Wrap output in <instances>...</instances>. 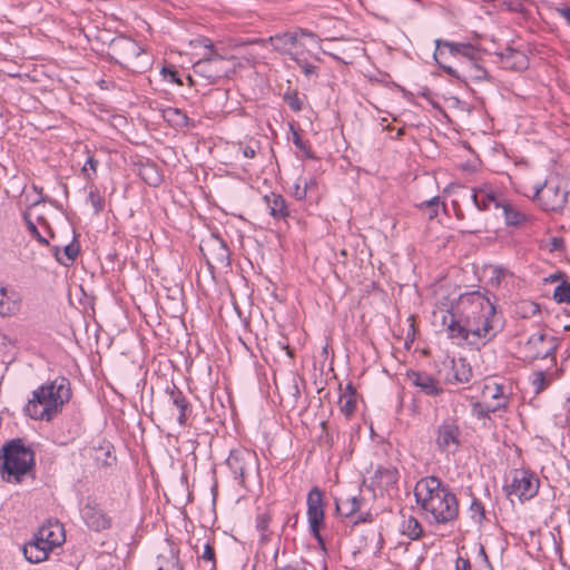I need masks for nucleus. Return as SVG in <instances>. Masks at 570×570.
I'll list each match as a JSON object with an SVG mask.
<instances>
[{"label":"nucleus","mask_w":570,"mask_h":570,"mask_svg":"<svg viewBox=\"0 0 570 570\" xmlns=\"http://www.w3.org/2000/svg\"><path fill=\"white\" fill-rule=\"evenodd\" d=\"M226 465L238 484L245 488L246 480L258 470V460L254 451L240 446L230 450Z\"/></svg>","instance_id":"0eeeda50"},{"label":"nucleus","mask_w":570,"mask_h":570,"mask_svg":"<svg viewBox=\"0 0 570 570\" xmlns=\"http://www.w3.org/2000/svg\"><path fill=\"white\" fill-rule=\"evenodd\" d=\"M414 497L430 523L448 524L459 517L456 495L435 475L421 478L414 487Z\"/></svg>","instance_id":"f03ea898"},{"label":"nucleus","mask_w":570,"mask_h":570,"mask_svg":"<svg viewBox=\"0 0 570 570\" xmlns=\"http://www.w3.org/2000/svg\"><path fill=\"white\" fill-rule=\"evenodd\" d=\"M553 299L559 304H570V283L562 281L553 291Z\"/></svg>","instance_id":"e433bc0d"},{"label":"nucleus","mask_w":570,"mask_h":570,"mask_svg":"<svg viewBox=\"0 0 570 570\" xmlns=\"http://www.w3.org/2000/svg\"><path fill=\"white\" fill-rule=\"evenodd\" d=\"M202 559L205 561H212L213 566H215V550L209 543L204 547Z\"/></svg>","instance_id":"603ef678"},{"label":"nucleus","mask_w":570,"mask_h":570,"mask_svg":"<svg viewBox=\"0 0 570 570\" xmlns=\"http://www.w3.org/2000/svg\"><path fill=\"white\" fill-rule=\"evenodd\" d=\"M401 532L403 535H406L410 540H419L423 535V527L415 517L404 515L403 521L401 523Z\"/></svg>","instance_id":"cd10ccee"},{"label":"nucleus","mask_w":570,"mask_h":570,"mask_svg":"<svg viewBox=\"0 0 570 570\" xmlns=\"http://www.w3.org/2000/svg\"><path fill=\"white\" fill-rule=\"evenodd\" d=\"M562 179L559 177H550L542 185L535 187V199L543 210L559 212L567 204V187L562 186Z\"/></svg>","instance_id":"423d86ee"},{"label":"nucleus","mask_w":570,"mask_h":570,"mask_svg":"<svg viewBox=\"0 0 570 570\" xmlns=\"http://www.w3.org/2000/svg\"><path fill=\"white\" fill-rule=\"evenodd\" d=\"M269 45L273 49L282 55L289 56L291 60L293 56H297L298 53L294 51V48L298 43V33L297 32H283L276 33L268 38Z\"/></svg>","instance_id":"412c9836"},{"label":"nucleus","mask_w":570,"mask_h":570,"mask_svg":"<svg viewBox=\"0 0 570 570\" xmlns=\"http://www.w3.org/2000/svg\"><path fill=\"white\" fill-rule=\"evenodd\" d=\"M226 60L219 56L203 58L194 65L196 75L207 79L210 83H216L227 75Z\"/></svg>","instance_id":"2eb2a0df"},{"label":"nucleus","mask_w":570,"mask_h":570,"mask_svg":"<svg viewBox=\"0 0 570 570\" xmlns=\"http://www.w3.org/2000/svg\"><path fill=\"white\" fill-rule=\"evenodd\" d=\"M461 429L454 417L444 419L435 429V444L442 453H454L461 445Z\"/></svg>","instance_id":"ddd939ff"},{"label":"nucleus","mask_w":570,"mask_h":570,"mask_svg":"<svg viewBox=\"0 0 570 570\" xmlns=\"http://www.w3.org/2000/svg\"><path fill=\"white\" fill-rule=\"evenodd\" d=\"M305 181L307 183V191L317 186L315 178H311L308 181L307 180H305Z\"/></svg>","instance_id":"0e129e2a"},{"label":"nucleus","mask_w":570,"mask_h":570,"mask_svg":"<svg viewBox=\"0 0 570 570\" xmlns=\"http://www.w3.org/2000/svg\"><path fill=\"white\" fill-rule=\"evenodd\" d=\"M284 101L288 105V107L298 112L303 109V99L299 97L296 90H288L284 94Z\"/></svg>","instance_id":"58836bf2"},{"label":"nucleus","mask_w":570,"mask_h":570,"mask_svg":"<svg viewBox=\"0 0 570 570\" xmlns=\"http://www.w3.org/2000/svg\"><path fill=\"white\" fill-rule=\"evenodd\" d=\"M455 570H471L470 561L465 558L458 557L455 561Z\"/></svg>","instance_id":"5fc2aeb1"},{"label":"nucleus","mask_w":570,"mask_h":570,"mask_svg":"<svg viewBox=\"0 0 570 570\" xmlns=\"http://www.w3.org/2000/svg\"><path fill=\"white\" fill-rule=\"evenodd\" d=\"M56 528L58 529V533H56L53 530L47 527H42L37 535L41 537V539H47L48 541H57V546H60L63 542V533L62 529L57 524Z\"/></svg>","instance_id":"ea45409f"},{"label":"nucleus","mask_w":570,"mask_h":570,"mask_svg":"<svg viewBox=\"0 0 570 570\" xmlns=\"http://www.w3.org/2000/svg\"><path fill=\"white\" fill-rule=\"evenodd\" d=\"M481 50L476 47V53L473 58L465 57L461 63L455 68L452 66H442V70L452 78L463 82H479L489 80L490 76L488 70L480 63Z\"/></svg>","instance_id":"6e6552de"},{"label":"nucleus","mask_w":570,"mask_h":570,"mask_svg":"<svg viewBox=\"0 0 570 570\" xmlns=\"http://www.w3.org/2000/svg\"><path fill=\"white\" fill-rule=\"evenodd\" d=\"M549 384L550 381L547 379L544 372L538 371L533 373L532 386L534 389L535 394L541 393L549 386Z\"/></svg>","instance_id":"79ce46f5"},{"label":"nucleus","mask_w":570,"mask_h":570,"mask_svg":"<svg viewBox=\"0 0 570 570\" xmlns=\"http://www.w3.org/2000/svg\"><path fill=\"white\" fill-rule=\"evenodd\" d=\"M470 510L472 512L473 518L475 515H479V521H481L484 518V507L479 500L473 499L470 505Z\"/></svg>","instance_id":"8fccbe9b"},{"label":"nucleus","mask_w":570,"mask_h":570,"mask_svg":"<svg viewBox=\"0 0 570 570\" xmlns=\"http://www.w3.org/2000/svg\"><path fill=\"white\" fill-rule=\"evenodd\" d=\"M97 167H98V160L95 159L94 156L89 155L87 157L86 163L83 164V166L81 168V174L83 175V177L87 180H92L94 176H96Z\"/></svg>","instance_id":"a19ab883"},{"label":"nucleus","mask_w":570,"mask_h":570,"mask_svg":"<svg viewBox=\"0 0 570 570\" xmlns=\"http://www.w3.org/2000/svg\"><path fill=\"white\" fill-rule=\"evenodd\" d=\"M80 513L86 525L92 531L100 532L111 528V518L92 500L87 501Z\"/></svg>","instance_id":"dca6fc26"},{"label":"nucleus","mask_w":570,"mask_h":570,"mask_svg":"<svg viewBox=\"0 0 570 570\" xmlns=\"http://www.w3.org/2000/svg\"><path fill=\"white\" fill-rule=\"evenodd\" d=\"M287 522H291V523H294V524H295V523L297 522V517H294V520H291V518H289V519H287Z\"/></svg>","instance_id":"338daca9"},{"label":"nucleus","mask_w":570,"mask_h":570,"mask_svg":"<svg viewBox=\"0 0 570 570\" xmlns=\"http://www.w3.org/2000/svg\"><path fill=\"white\" fill-rule=\"evenodd\" d=\"M292 60L297 63V66L302 69V71L306 76L315 75L316 67L314 65L309 63L306 59L301 58L299 55H297L295 57L293 56Z\"/></svg>","instance_id":"a18cd8bd"},{"label":"nucleus","mask_w":570,"mask_h":570,"mask_svg":"<svg viewBox=\"0 0 570 570\" xmlns=\"http://www.w3.org/2000/svg\"><path fill=\"white\" fill-rule=\"evenodd\" d=\"M33 190L37 193V195H39V198L37 200H35V203L32 204L33 206H37L41 203H45L47 202V196L43 195V188L42 187H38L36 185L32 186Z\"/></svg>","instance_id":"4d7b16f0"},{"label":"nucleus","mask_w":570,"mask_h":570,"mask_svg":"<svg viewBox=\"0 0 570 570\" xmlns=\"http://www.w3.org/2000/svg\"><path fill=\"white\" fill-rule=\"evenodd\" d=\"M292 136H293V144L295 147L302 153L303 157L307 159H315V155L312 151L311 145L308 141L304 140L299 132L294 129L293 126H291Z\"/></svg>","instance_id":"c9c22d12"},{"label":"nucleus","mask_w":570,"mask_h":570,"mask_svg":"<svg viewBox=\"0 0 570 570\" xmlns=\"http://www.w3.org/2000/svg\"><path fill=\"white\" fill-rule=\"evenodd\" d=\"M163 73L166 76L168 73L169 76V81L174 82V83H180V79L178 78V75L175 70H171L169 68H163Z\"/></svg>","instance_id":"13d9d810"},{"label":"nucleus","mask_w":570,"mask_h":570,"mask_svg":"<svg viewBox=\"0 0 570 570\" xmlns=\"http://www.w3.org/2000/svg\"><path fill=\"white\" fill-rule=\"evenodd\" d=\"M239 149H240V151H242V154H243V156L245 158H250L252 159L256 155V147H254L252 145L244 146V147L240 146Z\"/></svg>","instance_id":"6e6d98bb"},{"label":"nucleus","mask_w":570,"mask_h":570,"mask_svg":"<svg viewBox=\"0 0 570 570\" xmlns=\"http://www.w3.org/2000/svg\"><path fill=\"white\" fill-rule=\"evenodd\" d=\"M476 53V47L470 42H454L443 39L435 40V51L433 58L438 66H449L446 60L452 57L458 60L459 65L465 57L473 58Z\"/></svg>","instance_id":"9d476101"},{"label":"nucleus","mask_w":570,"mask_h":570,"mask_svg":"<svg viewBox=\"0 0 570 570\" xmlns=\"http://www.w3.org/2000/svg\"><path fill=\"white\" fill-rule=\"evenodd\" d=\"M269 522H271V517L267 513L259 514L256 520V528L262 532H266L268 529Z\"/></svg>","instance_id":"3c124183"},{"label":"nucleus","mask_w":570,"mask_h":570,"mask_svg":"<svg viewBox=\"0 0 570 570\" xmlns=\"http://www.w3.org/2000/svg\"><path fill=\"white\" fill-rule=\"evenodd\" d=\"M497 56L500 58V62L505 69L523 71L529 67L528 56L518 49L508 47L498 52Z\"/></svg>","instance_id":"4be33fe9"},{"label":"nucleus","mask_w":570,"mask_h":570,"mask_svg":"<svg viewBox=\"0 0 570 570\" xmlns=\"http://www.w3.org/2000/svg\"><path fill=\"white\" fill-rule=\"evenodd\" d=\"M441 200L439 196L422 202L417 207L426 212L429 219H434L439 215Z\"/></svg>","instance_id":"4c0bfd02"},{"label":"nucleus","mask_w":570,"mask_h":570,"mask_svg":"<svg viewBox=\"0 0 570 570\" xmlns=\"http://www.w3.org/2000/svg\"><path fill=\"white\" fill-rule=\"evenodd\" d=\"M53 547H57V541H48L36 534L32 541L23 546L22 551L26 560L30 563H39L47 559Z\"/></svg>","instance_id":"a211bd4d"},{"label":"nucleus","mask_w":570,"mask_h":570,"mask_svg":"<svg viewBox=\"0 0 570 570\" xmlns=\"http://www.w3.org/2000/svg\"><path fill=\"white\" fill-rule=\"evenodd\" d=\"M557 12L562 17L570 26V7L557 8Z\"/></svg>","instance_id":"052dcab7"},{"label":"nucleus","mask_w":570,"mask_h":570,"mask_svg":"<svg viewBox=\"0 0 570 570\" xmlns=\"http://www.w3.org/2000/svg\"><path fill=\"white\" fill-rule=\"evenodd\" d=\"M338 404L341 411L350 416L356 407V392L352 384H347L345 391L340 395Z\"/></svg>","instance_id":"c85d7f7f"},{"label":"nucleus","mask_w":570,"mask_h":570,"mask_svg":"<svg viewBox=\"0 0 570 570\" xmlns=\"http://www.w3.org/2000/svg\"><path fill=\"white\" fill-rule=\"evenodd\" d=\"M556 350V338L544 333L532 334L523 346L524 357L530 361L554 357Z\"/></svg>","instance_id":"4468645a"},{"label":"nucleus","mask_w":570,"mask_h":570,"mask_svg":"<svg viewBox=\"0 0 570 570\" xmlns=\"http://www.w3.org/2000/svg\"><path fill=\"white\" fill-rule=\"evenodd\" d=\"M406 377L412 385L428 396H438L443 392L440 382L426 372L407 371Z\"/></svg>","instance_id":"f3484780"},{"label":"nucleus","mask_w":570,"mask_h":570,"mask_svg":"<svg viewBox=\"0 0 570 570\" xmlns=\"http://www.w3.org/2000/svg\"><path fill=\"white\" fill-rule=\"evenodd\" d=\"M480 554H481V557H482V559H483L484 567H485V568H489L490 570H492V569H491V567H490V562H489V560H488V557H487V554H485V551H484V549H483L482 547H481V549H480Z\"/></svg>","instance_id":"e2e57ef3"},{"label":"nucleus","mask_w":570,"mask_h":570,"mask_svg":"<svg viewBox=\"0 0 570 570\" xmlns=\"http://www.w3.org/2000/svg\"><path fill=\"white\" fill-rule=\"evenodd\" d=\"M307 521L309 525V532L317 543L324 548V539L321 535V528L324 525V492L318 488L314 487L307 493Z\"/></svg>","instance_id":"1a4fd4ad"},{"label":"nucleus","mask_w":570,"mask_h":570,"mask_svg":"<svg viewBox=\"0 0 570 570\" xmlns=\"http://www.w3.org/2000/svg\"><path fill=\"white\" fill-rule=\"evenodd\" d=\"M287 522H291V523H294V524H295V523L297 522V517H294V520H291V518H289V519H287Z\"/></svg>","instance_id":"774afa93"},{"label":"nucleus","mask_w":570,"mask_h":570,"mask_svg":"<svg viewBox=\"0 0 570 570\" xmlns=\"http://www.w3.org/2000/svg\"><path fill=\"white\" fill-rule=\"evenodd\" d=\"M498 411H505L504 403L489 405L487 403L476 402L472 405V413L478 419H489L491 413H495Z\"/></svg>","instance_id":"f704fd0d"},{"label":"nucleus","mask_w":570,"mask_h":570,"mask_svg":"<svg viewBox=\"0 0 570 570\" xmlns=\"http://www.w3.org/2000/svg\"><path fill=\"white\" fill-rule=\"evenodd\" d=\"M56 259L63 266L71 265L79 254V244L72 242L63 247V255H60V248L55 246L52 248Z\"/></svg>","instance_id":"7c9ffc66"},{"label":"nucleus","mask_w":570,"mask_h":570,"mask_svg":"<svg viewBox=\"0 0 570 570\" xmlns=\"http://www.w3.org/2000/svg\"><path fill=\"white\" fill-rule=\"evenodd\" d=\"M163 118L176 127H185L188 125V117L178 108H166L163 110Z\"/></svg>","instance_id":"72a5a7b5"},{"label":"nucleus","mask_w":570,"mask_h":570,"mask_svg":"<svg viewBox=\"0 0 570 570\" xmlns=\"http://www.w3.org/2000/svg\"><path fill=\"white\" fill-rule=\"evenodd\" d=\"M494 273H495V276H497V281L499 282V278L503 275V268L495 267L494 268Z\"/></svg>","instance_id":"69168bd1"},{"label":"nucleus","mask_w":570,"mask_h":570,"mask_svg":"<svg viewBox=\"0 0 570 570\" xmlns=\"http://www.w3.org/2000/svg\"><path fill=\"white\" fill-rule=\"evenodd\" d=\"M23 219L27 224V228L28 230L30 232V234L42 245H46L48 246L49 245V242L46 237H43L40 232L38 230L37 226L35 225V223L31 220L30 218V215L28 213H24L23 214Z\"/></svg>","instance_id":"c03bdc74"},{"label":"nucleus","mask_w":570,"mask_h":570,"mask_svg":"<svg viewBox=\"0 0 570 570\" xmlns=\"http://www.w3.org/2000/svg\"><path fill=\"white\" fill-rule=\"evenodd\" d=\"M169 403L178 411L177 422L180 426H186L191 414V404L187 396L176 385L166 389Z\"/></svg>","instance_id":"6ab92c4d"},{"label":"nucleus","mask_w":570,"mask_h":570,"mask_svg":"<svg viewBox=\"0 0 570 570\" xmlns=\"http://www.w3.org/2000/svg\"><path fill=\"white\" fill-rule=\"evenodd\" d=\"M500 208H502L505 224L509 226H520L527 220V216L510 203H503Z\"/></svg>","instance_id":"473e14b6"},{"label":"nucleus","mask_w":570,"mask_h":570,"mask_svg":"<svg viewBox=\"0 0 570 570\" xmlns=\"http://www.w3.org/2000/svg\"><path fill=\"white\" fill-rule=\"evenodd\" d=\"M505 490L511 501L517 498L520 502H524L538 493L539 479L525 470H515Z\"/></svg>","instance_id":"9b49d317"},{"label":"nucleus","mask_w":570,"mask_h":570,"mask_svg":"<svg viewBox=\"0 0 570 570\" xmlns=\"http://www.w3.org/2000/svg\"><path fill=\"white\" fill-rule=\"evenodd\" d=\"M88 202L94 207L96 214H99L104 210L105 198L99 194L97 188L90 189L88 194Z\"/></svg>","instance_id":"37998d69"},{"label":"nucleus","mask_w":570,"mask_h":570,"mask_svg":"<svg viewBox=\"0 0 570 570\" xmlns=\"http://www.w3.org/2000/svg\"><path fill=\"white\" fill-rule=\"evenodd\" d=\"M274 570H306V561L303 558L294 559L283 567H277Z\"/></svg>","instance_id":"de8ad7c7"},{"label":"nucleus","mask_w":570,"mask_h":570,"mask_svg":"<svg viewBox=\"0 0 570 570\" xmlns=\"http://www.w3.org/2000/svg\"><path fill=\"white\" fill-rule=\"evenodd\" d=\"M264 203L266 204L268 214L275 220L285 222L289 217L287 202L281 194L271 193L265 195Z\"/></svg>","instance_id":"5701e85b"},{"label":"nucleus","mask_w":570,"mask_h":570,"mask_svg":"<svg viewBox=\"0 0 570 570\" xmlns=\"http://www.w3.org/2000/svg\"><path fill=\"white\" fill-rule=\"evenodd\" d=\"M156 570H183L178 553L169 549L167 553L159 554L156 559Z\"/></svg>","instance_id":"c756f323"},{"label":"nucleus","mask_w":570,"mask_h":570,"mask_svg":"<svg viewBox=\"0 0 570 570\" xmlns=\"http://www.w3.org/2000/svg\"><path fill=\"white\" fill-rule=\"evenodd\" d=\"M471 198H472L475 207L480 210V199H481L480 186L472 188Z\"/></svg>","instance_id":"bf43d9fd"},{"label":"nucleus","mask_w":570,"mask_h":570,"mask_svg":"<svg viewBox=\"0 0 570 570\" xmlns=\"http://www.w3.org/2000/svg\"><path fill=\"white\" fill-rule=\"evenodd\" d=\"M108 56L116 63L135 73L145 72L150 67L148 53L130 37L114 38L108 46Z\"/></svg>","instance_id":"39448f33"},{"label":"nucleus","mask_w":570,"mask_h":570,"mask_svg":"<svg viewBox=\"0 0 570 570\" xmlns=\"http://www.w3.org/2000/svg\"><path fill=\"white\" fill-rule=\"evenodd\" d=\"M480 210H489L491 206L494 208H500L503 204L490 184L484 183L480 185Z\"/></svg>","instance_id":"bb28decb"},{"label":"nucleus","mask_w":570,"mask_h":570,"mask_svg":"<svg viewBox=\"0 0 570 570\" xmlns=\"http://www.w3.org/2000/svg\"><path fill=\"white\" fill-rule=\"evenodd\" d=\"M199 249L209 267H228L230 265V252L220 236L210 235L203 239Z\"/></svg>","instance_id":"f8f14e48"},{"label":"nucleus","mask_w":570,"mask_h":570,"mask_svg":"<svg viewBox=\"0 0 570 570\" xmlns=\"http://www.w3.org/2000/svg\"><path fill=\"white\" fill-rule=\"evenodd\" d=\"M481 394L484 400L490 399L497 401V403H504L505 410L508 409L510 393L507 392V387L503 384L489 380L483 384Z\"/></svg>","instance_id":"393cba45"},{"label":"nucleus","mask_w":570,"mask_h":570,"mask_svg":"<svg viewBox=\"0 0 570 570\" xmlns=\"http://www.w3.org/2000/svg\"><path fill=\"white\" fill-rule=\"evenodd\" d=\"M112 449L110 444H107L106 448L100 446V450H105V456L101 460L102 465L110 466L116 463V456L111 454Z\"/></svg>","instance_id":"09e8293b"},{"label":"nucleus","mask_w":570,"mask_h":570,"mask_svg":"<svg viewBox=\"0 0 570 570\" xmlns=\"http://www.w3.org/2000/svg\"><path fill=\"white\" fill-rule=\"evenodd\" d=\"M449 340L480 348L498 334L493 302L480 292L461 294L455 302L441 303L433 312Z\"/></svg>","instance_id":"f257e3e1"},{"label":"nucleus","mask_w":570,"mask_h":570,"mask_svg":"<svg viewBox=\"0 0 570 570\" xmlns=\"http://www.w3.org/2000/svg\"><path fill=\"white\" fill-rule=\"evenodd\" d=\"M295 32L298 33V38L299 37H308L309 39L314 40L315 42H320L321 41L318 36L316 33H314L313 31H311V30L298 28Z\"/></svg>","instance_id":"864d4df0"},{"label":"nucleus","mask_w":570,"mask_h":570,"mask_svg":"<svg viewBox=\"0 0 570 570\" xmlns=\"http://www.w3.org/2000/svg\"><path fill=\"white\" fill-rule=\"evenodd\" d=\"M306 195H307V183L303 181V184H302V179L298 178L293 187V196L297 200H303L304 198H306Z\"/></svg>","instance_id":"49530a36"},{"label":"nucleus","mask_w":570,"mask_h":570,"mask_svg":"<svg viewBox=\"0 0 570 570\" xmlns=\"http://www.w3.org/2000/svg\"><path fill=\"white\" fill-rule=\"evenodd\" d=\"M22 297L17 291L0 286V316L12 317L20 313Z\"/></svg>","instance_id":"aec40b11"},{"label":"nucleus","mask_w":570,"mask_h":570,"mask_svg":"<svg viewBox=\"0 0 570 570\" xmlns=\"http://www.w3.org/2000/svg\"><path fill=\"white\" fill-rule=\"evenodd\" d=\"M35 452L23 444L20 439L7 442L0 453V470L8 482L19 483L21 478L32 471Z\"/></svg>","instance_id":"20e7f679"},{"label":"nucleus","mask_w":570,"mask_h":570,"mask_svg":"<svg viewBox=\"0 0 570 570\" xmlns=\"http://www.w3.org/2000/svg\"><path fill=\"white\" fill-rule=\"evenodd\" d=\"M361 509V500L357 497H351L344 500L335 501V511L341 517L348 518Z\"/></svg>","instance_id":"2f4dec72"},{"label":"nucleus","mask_w":570,"mask_h":570,"mask_svg":"<svg viewBox=\"0 0 570 570\" xmlns=\"http://www.w3.org/2000/svg\"><path fill=\"white\" fill-rule=\"evenodd\" d=\"M399 478L400 473L395 466H379L372 476V483L382 490L389 491L397 484Z\"/></svg>","instance_id":"b1692460"},{"label":"nucleus","mask_w":570,"mask_h":570,"mask_svg":"<svg viewBox=\"0 0 570 570\" xmlns=\"http://www.w3.org/2000/svg\"><path fill=\"white\" fill-rule=\"evenodd\" d=\"M373 518L371 513H364L358 517V519L354 522L355 524L360 522H372Z\"/></svg>","instance_id":"680f3d73"},{"label":"nucleus","mask_w":570,"mask_h":570,"mask_svg":"<svg viewBox=\"0 0 570 570\" xmlns=\"http://www.w3.org/2000/svg\"><path fill=\"white\" fill-rule=\"evenodd\" d=\"M71 395L69 380L63 376L56 377L32 392L23 412L32 420L50 422L62 411Z\"/></svg>","instance_id":"7ed1b4c3"},{"label":"nucleus","mask_w":570,"mask_h":570,"mask_svg":"<svg viewBox=\"0 0 570 570\" xmlns=\"http://www.w3.org/2000/svg\"><path fill=\"white\" fill-rule=\"evenodd\" d=\"M452 377H449L450 383H468L472 379V367L463 357L451 360Z\"/></svg>","instance_id":"a878e982"}]
</instances>
